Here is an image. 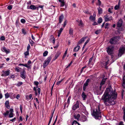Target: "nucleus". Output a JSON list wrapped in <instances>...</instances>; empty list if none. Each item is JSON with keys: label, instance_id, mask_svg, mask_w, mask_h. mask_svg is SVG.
<instances>
[{"label": "nucleus", "instance_id": "obj_46", "mask_svg": "<svg viewBox=\"0 0 125 125\" xmlns=\"http://www.w3.org/2000/svg\"><path fill=\"white\" fill-rule=\"evenodd\" d=\"M5 98H7L9 97V95L8 93H7L5 95Z\"/></svg>", "mask_w": 125, "mask_h": 125}, {"label": "nucleus", "instance_id": "obj_9", "mask_svg": "<svg viewBox=\"0 0 125 125\" xmlns=\"http://www.w3.org/2000/svg\"><path fill=\"white\" fill-rule=\"evenodd\" d=\"M3 73L1 75V76H7L9 74L10 70H8L7 71H3Z\"/></svg>", "mask_w": 125, "mask_h": 125}, {"label": "nucleus", "instance_id": "obj_14", "mask_svg": "<svg viewBox=\"0 0 125 125\" xmlns=\"http://www.w3.org/2000/svg\"><path fill=\"white\" fill-rule=\"evenodd\" d=\"M122 21L121 20H120L118 22L117 24V26L118 27H120L122 26Z\"/></svg>", "mask_w": 125, "mask_h": 125}, {"label": "nucleus", "instance_id": "obj_45", "mask_svg": "<svg viewBox=\"0 0 125 125\" xmlns=\"http://www.w3.org/2000/svg\"><path fill=\"white\" fill-rule=\"evenodd\" d=\"M34 84L36 85H38L39 84V83L37 81H35L34 82Z\"/></svg>", "mask_w": 125, "mask_h": 125}, {"label": "nucleus", "instance_id": "obj_60", "mask_svg": "<svg viewBox=\"0 0 125 125\" xmlns=\"http://www.w3.org/2000/svg\"><path fill=\"white\" fill-rule=\"evenodd\" d=\"M22 107L21 105L20 106V110L21 111V113H22Z\"/></svg>", "mask_w": 125, "mask_h": 125}, {"label": "nucleus", "instance_id": "obj_3", "mask_svg": "<svg viewBox=\"0 0 125 125\" xmlns=\"http://www.w3.org/2000/svg\"><path fill=\"white\" fill-rule=\"evenodd\" d=\"M125 53V45H124L121 46L119 50V53L118 56L121 57L122 55Z\"/></svg>", "mask_w": 125, "mask_h": 125}, {"label": "nucleus", "instance_id": "obj_10", "mask_svg": "<svg viewBox=\"0 0 125 125\" xmlns=\"http://www.w3.org/2000/svg\"><path fill=\"white\" fill-rule=\"evenodd\" d=\"M89 81V79H88L87 80L85 83L84 84L83 86V89L84 91H85L86 89V87L88 85Z\"/></svg>", "mask_w": 125, "mask_h": 125}, {"label": "nucleus", "instance_id": "obj_18", "mask_svg": "<svg viewBox=\"0 0 125 125\" xmlns=\"http://www.w3.org/2000/svg\"><path fill=\"white\" fill-rule=\"evenodd\" d=\"M28 63V64H19V65H22L23 66H24L28 68H30V66L29 65L30 64V63Z\"/></svg>", "mask_w": 125, "mask_h": 125}, {"label": "nucleus", "instance_id": "obj_29", "mask_svg": "<svg viewBox=\"0 0 125 125\" xmlns=\"http://www.w3.org/2000/svg\"><path fill=\"white\" fill-rule=\"evenodd\" d=\"M29 51H27L26 52H25L24 53V54L25 55V58H26L27 57V56L29 55Z\"/></svg>", "mask_w": 125, "mask_h": 125}, {"label": "nucleus", "instance_id": "obj_40", "mask_svg": "<svg viewBox=\"0 0 125 125\" xmlns=\"http://www.w3.org/2000/svg\"><path fill=\"white\" fill-rule=\"evenodd\" d=\"M50 39L52 40V41L53 40H54L55 39L53 36L52 35H51L50 36Z\"/></svg>", "mask_w": 125, "mask_h": 125}, {"label": "nucleus", "instance_id": "obj_33", "mask_svg": "<svg viewBox=\"0 0 125 125\" xmlns=\"http://www.w3.org/2000/svg\"><path fill=\"white\" fill-rule=\"evenodd\" d=\"M9 113V111H7L6 113L3 114V115L5 117H6L7 115H8Z\"/></svg>", "mask_w": 125, "mask_h": 125}, {"label": "nucleus", "instance_id": "obj_5", "mask_svg": "<svg viewBox=\"0 0 125 125\" xmlns=\"http://www.w3.org/2000/svg\"><path fill=\"white\" fill-rule=\"evenodd\" d=\"M117 37H115L111 38L110 41L109 42L112 44L117 43Z\"/></svg>", "mask_w": 125, "mask_h": 125}, {"label": "nucleus", "instance_id": "obj_20", "mask_svg": "<svg viewBox=\"0 0 125 125\" xmlns=\"http://www.w3.org/2000/svg\"><path fill=\"white\" fill-rule=\"evenodd\" d=\"M64 0H58L59 2H61L60 6L61 7H63L64 5Z\"/></svg>", "mask_w": 125, "mask_h": 125}, {"label": "nucleus", "instance_id": "obj_7", "mask_svg": "<svg viewBox=\"0 0 125 125\" xmlns=\"http://www.w3.org/2000/svg\"><path fill=\"white\" fill-rule=\"evenodd\" d=\"M113 48L111 46H109L107 48V52L109 54L111 55L112 53Z\"/></svg>", "mask_w": 125, "mask_h": 125}, {"label": "nucleus", "instance_id": "obj_37", "mask_svg": "<svg viewBox=\"0 0 125 125\" xmlns=\"http://www.w3.org/2000/svg\"><path fill=\"white\" fill-rule=\"evenodd\" d=\"M48 52L47 51H45L43 53V56H45L47 55Z\"/></svg>", "mask_w": 125, "mask_h": 125}, {"label": "nucleus", "instance_id": "obj_42", "mask_svg": "<svg viewBox=\"0 0 125 125\" xmlns=\"http://www.w3.org/2000/svg\"><path fill=\"white\" fill-rule=\"evenodd\" d=\"M90 40V39L89 38H88L84 43V46H85L86 45V44Z\"/></svg>", "mask_w": 125, "mask_h": 125}, {"label": "nucleus", "instance_id": "obj_56", "mask_svg": "<svg viewBox=\"0 0 125 125\" xmlns=\"http://www.w3.org/2000/svg\"><path fill=\"white\" fill-rule=\"evenodd\" d=\"M30 48V45L29 44H28L27 48V51H29Z\"/></svg>", "mask_w": 125, "mask_h": 125}, {"label": "nucleus", "instance_id": "obj_59", "mask_svg": "<svg viewBox=\"0 0 125 125\" xmlns=\"http://www.w3.org/2000/svg\"><path fill=\"white\" fill-rule=\"evenodd\" d=\"M54 110L53 111V112L52 113V114L51 116V117L50 118V120L51 121L52 119V117L53 116V114L54 112Z\"/></svg>", "mask_w": 125, "mask_h": 125}, {"label": "nucleus", "instance_id": "obj_11", "mask_svg": "<svg viewBox=\"0 0 125 125\" xmlns=\"http://www.w3.org/2000/svg\"><path fill=\"white\" fill-rule=\"evenodd\" d=\"M1 51L3 52H5L6 53H9L10 52L9 50L8 49H7L5 47H3L1 49Z\"/></svg>", "mask_w": 125, "mask_h": 125}, {"label": "nucleus", "instance_id": "obj_4", "mask_svg": "<svg viewBox=\"0 0 125 125\" xmlns=\"http://www.w3.org/2000/svg\"><path fill=\"white\" fill-rule=\"evenodd\" d=\"M105 80L104 79H103L101 83L100 86L98 87H97L96 89V91L97 92H99L101 91V87L102 85L105 83Z\"/></svg>", "mask_w": 125, "mask_h": 125}, {"label": "nucleus", "instance_id": "obj_54", "mask_svg": "<svg viewBox=\"0 0 125 125\" xmlns=\"http://www.w3.org/2000/svg\"><path fill=\"white\" fill-rule=\"evenodd\" d=\"M4 65V64L3 63L1 64H0V68H3V66Z\"/></svg>", "mask_w": 125, "mask_h": 125}, {"label": "nucleus", "instance_id": "obj_28", "mask_svg": "<svg viewBox=\"0 0 125 125\" xmlns=\"http://www.w3.org/2000/svg\"><path fill=\"white\" fill-rule=\"evenodd\" d=\"M98 13L99 14H101L102 12V10L100 7H99L98 9Z\"/></svg>", "mask_w": 125, "mask_h": 125}, {"label": "nucleus", "instance_id": "obj_16", "mask_svg": "<svg viewBox=\"0 0 125 125\" xmlns=\"http://www.w3.org/2000/svg\"><path fill=\"white\" fill-rule=\"evenodd\" d=\"M25 71H23L21 72V76L23 79H25L26 78V76L25 75Z\"/></svg>", "mask_w": 125, "mask_h": 125}, {"label": "nucleus", "instance_id": "obj_34", "mask_svg": "<svg viewBox=\"0 0 125 125\" xmlns=\"http://www.w3.org/2000/svg\"><path fill=\"white\" fill-rule=\"evenodd\" d=\"M113 7H111V8H109L108 9V11L109 12L112 13V10L113 9Z\"/></svg>", "mask_w": 125, "mask_h": 125}, {"label": "nucleus", "instance_id": "obj_50", "mask_svg": "<svg viewBox=\"0 0 125 125\" xmlns=\"http://www.w3.org/2000/svg\"><path fill=\"white\" fill-rule=\"evenodd\" d=\"M119 8V6L118 5H116L115 7V10H118Z\"/></svg>", "mask_w": 125, "mask_h": 125}, {"label": "nucleus", "instance_id": "obj_63", "mask_svg": "<svg viewBox=\"0 0 125 125\" xmlns=\"http://www.w3.org/2000/svg\"><path fill=\"white\" fill-rule=\"evenodd\" d=\"M22 32L23 34H25L26 33L25 31V30L23 29H22Z\"/></svg>", "mask_w": 125, "mask_h": 125}, {"label": "nucleus", "instance_id": "obj_27", "mask_svg": "<svg viewBox=\"0 0 125 125\" xmlns=\"http://www.w3.org/2000/svg\"><path fill=\"white\" fill-rule=\"evenodd\" d=\"M82 97L83 98V100H85L86 97V95L85 94V93L84 92H83L82 94Z\"/></svg>", "mask_w": 125, "mask_h": 125}, {"label": "nucleus", "instance_id": "obj_2", "mask_svg": "<svg viewBox=\"0 0 125 125\" xmlns=\"http://www.w3.org/2000/svg\"><path fill=\"white\" fill-rule=\"evenodd\" d=\"M100 111V107L99 106L95 109L94 110L93 113V115L95 119H100L101 118L102 116Z\"/></svg>", "mask_w": 125, "mask_h": 125}, {"label": "nucleus", "instance_id": "obj_43", "mask_svg": "<svg viewBox=\"0 0 125 125\" xmlns=\"http://www.w3.org/2000/svg\"><path fill=\"white\" fill-rule=\"evenodd\" d=\"M0 40L1 41H4L5 40V38L4 36H2L0 38Z\"/></svg>", "mask_w": 125, "mask_h": 125}, {"label": "nucleus", "instance_id": "obj_31", "mask_svg": "<svg viewBox=\"0 0 125 125\" xmlns=\"http://www.w3.org/2000/svg\"><path fill=\"white\" fill-rule=\"evenodd\" d=\"M101 30H100V29L99 30H97L95 31L94 33L95 34H99V33H100L101 32Z\"/></svg>", "mask_w": 125, "mask_h": 125}, {"label": "nucleus", "instance_id": "obj_39", "mask_svg": "<svg viewBox=\"0 0 125 125\" xmlns=\"http://www.w3.org/2000/svg\"><path fill=\"white\" fill-rule=\"evenodd\" d=\"M23 84L22 82H19L17 84V85L18 86H20Z\"/></svg>", "mask_w": 125, "mask_h": 125}, {"label": "nucleus", "instance_id": "obj_13", "mask_svg": "<svg viewBox=\"0 0 125 125\" xmlns=\"http://www.w3.org/2000/svg\"><path fill=\"white\" fill-rule=\"evenodd\" d=\"M64 17L63 15H61L59 17V23H61Z\"/></svg>", "mask_w": 125, "mask_h": 125}, {"label": "nucleus", "instance_id": "obj_44", "mask_svg": "<svg viewBox=\"0 0 125 125\" xmlns=\"http://www.w3.org/2000/svg\"><path fill=\"white\" fill-rule=\"evenodd\" d=\"M60 54L61 52L59 51H58L57 52L55 55L57 56L58 57Z\"/></svg>", "mask_w": 125, "mask_h": 125}, {"label": "nucleus", "instance_id": "obj_61", "mask_svg": "<svg viewBox=\"0 0 125 125\" xmlns=\"http://www.w3.org/2000/svg\"><path fill=\"white\" fill-rule=\"evenodd\" d=\"M38 93L39 94V95L40 94V88H38Z\"/></svg>", "mask_w": 125, "mask_h": 125}, {"label": "nucleus", "instance_id": "obj_26", "mask_svg": "<svg viewBox=\"0 0 125 125\" xmlns=\"http://www.w3.org/2000/svg\"><path fill=\"white\" fill-rule=\"evenodd\" d=\"M80 116V115L79 114H78L77 115H75L74 116V117L75 119H76L77 120H78Z\"/></svg>", "mask_w": 125, "mask_h": 125}, {"label": "nucleus", "instance_id": "obj_25", "mask_svg": "<svg viewBox=\"0 0 125 125\" xmlns=\"http://www.w3.org/2000/svg\"><path fill=\"white\" fill-rule=\"evenodd\" d=\"M51 57H48L46 60L45 61V62H49L51 60Z\"/></svg>", "mask_w": 125, "mask_h": 125}, {"label": "nucleus", "instance_id": "obj_36", "mask_svg": "<svg viewBox=\"0 0 125 125\" xmlns=\"http://www.w3.org/2000/svg\"><path fill=\"white\" fill-rule=\"evenodd\" d=\"M102 19L101 18H99L98 21L97 22L98 23H100L102 22Z\"/></svg>", "mask_w": 125, "mask_h": 125}, {"label": "nucleus", "instance_id": "obj_8", "mask_svg": "<svg viewBox=\"0 0 125 125\" xmlns=\"http://www.w3.org/2000/svg\"><path fill=\"white\" fill-rule=\"evenodd\" d=\"M79 108V103L78 102L76 101V104L73 105L72 107V109L73 110H75L76 109Z\"/></svg>", "mask_w": 125, "mask_h": 125}, {"label": "nucleus", "instance_id": "obj_62", "mask_svg": "<svg viewBox=\"0 0 125 125\" xmlns=\"http://www.w3.org/2000/svg\"><path fill=\"white\" fill-rule=\"evenodd\" d=\"M122 86L124 88H125V82H123Z\"/></svg>", "mask_w": 125, "mask_h": 125}, {"label": "nucleus", "instance_id": "obj_1", "mask_svg": "<svg viewBox=\"0 0 125 125\" xmlns=\"http://www.w3.org/2000/svg\"><path fill=\"white\" fill-rule=\"evenodd\" d=\"M117 94L115 92L113 91L112 89L107 88L102 97V99L104 100V103L106 105L108 106L109 104L114 105L116 104L115 99Z\"/></svg>", "mask_w": 125, "mask_h": 125}, {"label": "nucleus", "instance_id": "obj_52", "mask_svg": "<svg viewBox=\"0 0 125 125\" xmlns=\"http://www.w3.org/2000/svg\"><path fill=\"white\" fill-rule=\"evenodd\" d=\"M63 79H62L61 81H58L57 83V85H59L60 83L62 82V81Z\"/></svg>", "mask_w": 125, "mask_h": 125}, {"label": "nucleus", "instance_id": "obj_15", "mask_svg": "<svg viewBox=\"0 0 125 125\" xmlns=\"http://www.w3.org/2000/svg\"><path fill=\"white\" fill-rule=\"evenodd\" d=\"M10 113L9 115V117H12L13 116V109L11 108L10 109Z\"/></svg>", "mask_w": 125, "mask_h": 125}, {"label": "nucleus", "instance_id": "obj_57", "mask_svg": "<svg viewBox=\"0 0 125 125\" xmlns=\"http://www.w3.org/2000/svg\"><path fill=\"white\" fill-rule=\"evenodd\" d=\"M71 97L70 96H69L67 100V102L68 104L69 103H70V98H71Z\"/></svg>", "mask_w": 125, "mask_h": 125}, {"label": "nucleus", "instance_id": "obj_17", "mask_svg": "<svg viewBox=\"0 0 125 125\" xmlns=\"http://www.w3.org/2000/svg\"><path fill=\"white\" fill-rule=\"evenodd\" d=\"M87 120V118L85 116L83 115L82 116L81 121L83 122H84Z\"/></svg>", "mask_w": 125, "mask_h": 125}, {"label": "nucleus", "instance_id": "obj_35", "mask_svg": "<svg viewBox=\"0 0 125 125\" xmlns=\"http://www.w3.org/2000/svg\"><path fill=\"white\" fill-rule=\"evenodd\" d=\"M93 57H92L90 59L89 61V62H95L94 60V59L93 60Z\"/></svg>", "mask_w": 125, "mask_h": 125}, {"label": "nucleus", "instance_id": "obj_49", "mask_svg": "<svg viewBox=\"0 0 125 125\" xmlns=\"http://www.w3.org/2000/svg\"><path fill=\"white\" fill-rule=\"evenodd\" d=\"M48 63H44L43 64V67L44 68H45L46 66L48 65Z\"/></svg>", "mask_w": 125, "mask_h": 125}, {"label": "nucleus", "instance_id": "obj_64", "mask_svg": "<svg viewBox=\"0 0 125 125\" xmlns=\"http://www.w3.org/2000/svg\"><path fill=\"white\" fill-rule=\"evenodd\" d=\"M118 125H124L123 124V122H121L119 123V124Z\"/></svg>", "mask_w": 125, "mask_h": 125}, {"label": "nucleus", "instance_id": "obj_12", "mask_svg": "<svg viewBox=\"0 0 125 125\" xmlns=\"http://www.w3.org/2000/svg\"><path fill=\"white\" fill-rule=\"evenodd\" d=\"M28 9H31L32 10H35L36 9H37V10H38L39 9V7H36L34 5H31L30 6L29 8Z\"/></svg>", "mask_w": 125, "mask_h": 125}, {"label": "nucleus", "instance_id": "obj_21", "mask_svg": "<svg viewBox=\"0 0 125 125\" xmlns=\"http://www.w3.org/2000/svg\"><path fill=\"white\" fill-rule=\"evenodd\" d=\"M5 106L8 109H9L10 106L9 104V102L8 101H6L5 103Z\"/></svg>", "mask_w": 125, "mask_h": 125}, {"label": "nucleus", "instance_id": "obj_38", "mask_svg": "<svg viewBox=\"0 0 125 125\" xmlns=\"http://www.w3.org/2000/svg\"><path fill=\"white\" fill-rule=\"evenodd\" d=\"M95 18V17L94 16H91L90 17L89 19L91 20H94Z\"/></svg>", "mask_w": 125, "mask_h": 125}, {"label": "nucleus", "instance_id": "obj_22", "mask_svg": "<svg viewBox=\"0 0 125 125\" xmlns=\"http://www.w3.org/2000/svg\"><path fill=\"white\" fill-rule=\"evenodd\" d=\"M108 63H101V65H103L102 67H104L106 69L107 68V67L106 66L108 64Z\"/></svg>", "mask_w": 125, "mask_h": 125}, {"label": "nucleus", "instance_id": "obj_24", "mask_svg": "<svg viewBox=\"0 0 125 125\" xmlns=\"http://www.w3.org/2000/svg\"><path fill=\"white\" fill-rule=\"evenodd\" d=\"M79 48L80 46L77 45L74 48L73 51L74 52H76L79 50Z\"/></svg>", "mask_w": 125, "mask_h": 125}, {"label": "nucleus", "instance_id": "obj_51", "mask_svg": "<svg viewBox=\"0 0 125 125\" xmlns=\"http://www.w3.org/2000/svg\"><path fill=\"white\" fill-rule=\"evenodd\" d=\"M124 115L123 116V118L124 119H125V107L124 109Z\"/></svg>", "mask_w": 125, "mask_h": 125}, {"label": "nucleus", "instance_id": "obj_55", "mask_svg": "<svg viewBox=\"0 0 125 125\" xmlns=\"http://www.w3.org/2000/svg\"><path fill=\"white\" fill-rule=\"evenodd\" d=\"M66 24H67L66 21L65 20V21L64 22V23L63 25V27H65V26L66 25Z\"/></svg>", "mask_w": 125, "mask_h": 125}, {"label": "nucleus", "instance_id": "obj_47", "mask_svg": "<svg viewBox=\"0 0 125 125\" xmlns=\"http://www.w3.org/2000/svg\"><path fill=\"white\" fill-rule=\"evenodd\" d=\"M21 23H24L26 21L24 19H22L21 20Z\"/></svg>", "mask_w": 125, "mask_h": 125}, {"label": "nucleus", "instance_id": "obj_19", "mask_svg": "<svg viewBox=\"0 0 125 125\" xmlns=\"http://www.w3.org/2000/svg\"><path fill=\"white\" fill-rule=\"evenodd\" d=\"M87 38V37H83L78 42V43L79 44H80L81 43H82L84 41L85 39H86V38Z\"/></svg>", "mask_w": 125, "mask_h": 125}, {"label": "nucleus", "instance_id": "obj_53", "mask_svg": "<svg viewBox=\"0 0 125 125\" xmlns=\"http://www.w3.org/2000/svg\"><path fill=\"white\" fill-rule=\"evenodd\" d=\"M63 28H61L59 30V31L58 32H59V33H61V32H62V30H63Z\"/></svg>", "mask_w": 125, "mask_h": 125}, {"label": "nucleus", "instance_id": "obj_41", "mask_svg": "<svg viewBox=\"0 0 125 125\" xmlns=\"http://www.w3.org/2000/svg\"><path fill=\"white\" fill-rule=\"evenodd\" d=\"M72 63H70L67 66H66L65 69V70H67V68H69L70 66L71 65Z\"/></svg>", "mask_w": 125, "mask_h": 125}, {"label": "nucleus", "instance_id": "obj_23", "mask_svg": "<svg viewBox=\"0 0 125 125\" xmlns=\"http://www.w3.org/2000/svg\"><path fill=\"white\" fill-rule=\"evenodd\" d=\"M72 125H80V124L76 121L74 120L73 121Z\"/></svg>", "mask_w": 125, "mask_h": 125}, {"label": "nucleus", "instance_id": "obj_58", "mask_svg": "<svg viewBox=\"0 0 125 125\" xmlns=\"http://www.w3.org/2000/svg\"><path fill=\"white\" fill-rule=\"evenodd\" d=\"M30 43L32 46V45L33 43L34 42L33 41H32L31 40L29 41Z\"/></svg>", "mask_w": 125, "mask_h": 125}, {"label": "nucleus", "instance_id": "obj_48", "mask_svg": "<svg viewBox=\"0 0 125 125\" xmlns=\"http://www.w3.org/2000/svg\"><path fill=\"white\" fill-rule=\"evenodd\" d=\"M12 7L11 5H10L8 6V9L9 10H10L12 9Z\"/></svg>", "mask_w": 125, "mask_h": 125}, {"label": "nucleus", "instance_id": "obj_32", "mask_svg": "<svg viewBox=\"0 0 125 125\" xmlns=\"http://www.w3.org/2000/svg\"><path fill=\"white\" fill-rule=\"evenodd\" d=\"M83 23L82 21L80 20V22L79 23V25L80 26L82 27L83 26Z\"/></svg>", "mask_w": 125, "mask_h": 125}, {"label": "nucleus", "instance_id": "obj_30", "mask_svg": "<svg viewBox=\"0 0 125 125\" xmlns=\"http://www.w3.org/2000/svg\"><path fill=\"white\" fill-rule=\"evenodd\" d=\"M73 30L71 28H70V29L69 30V34L72 35H73Z\"/></svg>", "mask_w": 125, "mask_h": 125}, {"label": "nucleus", "instance_id": "obj_6", "mask_svg": "<svg viewBox=\"0 0 125 125\" xmlns=\"http://www.w3.org/2000/svg\"><path fill=\"white\" fill-rule=\"evenodd\" d=\"M105 21H108L112 20V16L109 17L107 14L106 15L104 16Z\"/></svg>", "mask_w": 125, "mask_h": 125}]
</instances>
